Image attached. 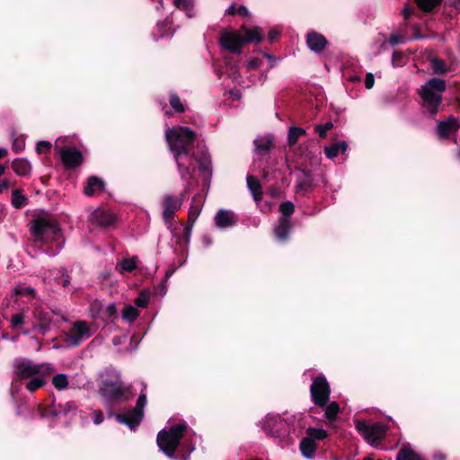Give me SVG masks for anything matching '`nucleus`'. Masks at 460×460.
<instances>
[{
	"instance_id": "13d9d810",
	"label": "nucleus",
	"mask_w": 460,
	"mask_h": 460,
	"mask_svg": "<svg viewBox=\"0 0 460 460\" xmlns=\"http://www.w3.org/2000/svg\"><path fill=\"white\" fill-rule=\"evenodd\" d=\"M390 42L392 44H397V43L400 42V39L397 36H392L391 39H390Z\"/></svg>"
},
{
	"instance_id": "a19ab883",
	"label": "nucleus",
	"mask_w": 460,
	"mask_h": 460,
	"mask_svg": "<svg viewBox=\"0 0 460 460\" xmlns=\"http://www.w3.org/2000/svg\"><path fill=\"white\" fill-rule=\"evenodd\" d=\"M170 105L176 112H183L184 105L181 103L180 97L176 93H172L169 100Z\"/></svg>"
},
{
	"instance_id": "6ab92c4d",
	"label": "nucleus",
	"mask_w": 460,
	"mask_h": 460,
	"mask_svg": "<svg viewBox=\"0 0 460 460\" xmlns=\"http://www.w3.org/2000/svg\"><path fill=\"white\" fill-rule=\"evenodd\" d=\"M460 127L458 119L449 117L447 119L440 121L438 125V133L441 137H447L451 132L457 131Z\"/></svg>"
},
{
	"instance_id": "f8f14e48",
	"label": "nucleus",
	"mask_w": 460,
	"mask_h": 460,
	"mask_svg": "<svg viewBox=\"0 0 460 460\" xmlns=\"http://www.w3.org/2000/svg\"><path fill=\"white\" fill-rule=\"evenodd\" d=\"M116 220L117 217L115 214L102 208L95 209L91 216V221L93 224L102 227L112 226Z\"/></svg>"
},
{
	"instance_id": "603ef678",
	"label": "nucleus",
	"mask_w": 460,
	"mask_h": 460,
	"mask_svg": "<svg viewBox=\"0 0 460 460\" xmlns=\"http://www.w3.org/2000/svg\"><path fill=\"white\" fill-rule=\"evenodd\" d=\"M375 78L371 73L367 74L365 78V86L367 89H371L374 85Z\"/></svg>"
},
{
	"instance_id": "864d4df0",
	"label": "nucleus",
	"mask_w": 460,
	"mask_h": 460,
	"mask_svg": "<svg viewBox=\"0 0 460 460\" xmlns=\"http://www.w3.org/2000/svg\"><path fill=\"white\" fill-rule=\"evenodd\" d=\"M103 421V414L102 411L95 410L93 411V422L97 425L101 424Z\"/></svg>"
},
{
	"instance_id": "a211bd4d",
	"label": "nucleus",
	"mask_w": 460,
	"mask_h": 460,
	"mask_svg": "<svg viewBox=\"0 0 460 460\" xmlns=\"http://www.w3.org/2000/svg\"><path fill=\"white\" fill-rule=\"evenodd\" d=\"M104 190V182L102 179L92 176L88 179L87 184L84 188V193L92 197L101 194Z\"/></svg>"
},
{
	"instance_id": "c85d7f7f",
	"label": "nucleus",
	"mask_w": 460,
	"mask_h": 460,
	"mask_svg": "<svg viewBox=\"0 0 460 460\" xmlns=\"http://www.w3.org/2000/svg\"><path fill=\"white\" fill-rule=\"evenodd\" d=\"M256 151L260 155H264L270 152L272 146V141L270 138L261 137L255 140Z\"/></svg>"
},
{
	"instance_id": "7ed1b4c3",
	"label": "nucleus",
	"mask_w": 460,
	"mask_h": 460,
	"mask_svg": "<svg viewBox=\"0 0 460 460\" xmlns=\"http://www.w3.org/2000/svg\"><path fill=\"white\" fill-rule=\"evenodd\" d=\"M29 231L34 242L47 243L58 241L61 233L56 220L49 217H37L29 224Z\"/></svg>"
},
{
	"instance_id": "6e6552de",
	"label": "nucleus",
	"mask_w": 460,
	"mask_h": 460,
	"mask_svg": "<svg viewBox=\"0 0 460 460\" xmlns=\"http://www.w3.org/2000/svg\"><path fill=\"white\" fill-rule=\"evenodd\" d=\"M310 394L315 405L324 407L329 401L331 389L326 378L319 376L313 380Z\"/></svg>"
},
{
	"instance_id": "6e6d98bb",
	"label": "nucleus",
	"mask_w": 460,
	"mask_h": 460,
	"mask_svg": "<svg viewBox=\"0 0 460 460\" xmlns=\"http://www.w3.org/2000/svg\"><path fill=\"white\" fill-rule=\"evenodd\" d=\"M107 312L109 313L110 316H112L116 314V305L115 304H110L107 306Z\"/></svg>"
},
{
	"instance_id": "338daca9",
	"label": "nucleus",
	"mask_w": 460,
	"mask_h": 460,
	"mask_svg": "<svg viewBox=\"0 0 460 460\" xmlns=\"http://www.w3.org/2000/svg\"><path fill=\"white\" fill-rule=\"evenodd\" d=\"M265 56L268 58H271V57L268 54H265Z\"/></svg>"
},
{
	"instance_id": "bf43d9fd",
	"label": "nucleus",
	"mask_w": 460,
	"mask_h": 460,
	"mask_svg": "<svg viewBox=\"0 0 460 460\" xmlns=\"http://www.w3.org/2000/svg\"><path fill=\"white\" fill-rule=\"evenodd\" d=\"M403 15H404L405 19H408L409 16L411 15V11L408 7H405L403 9Z\"/></svg>"
},
{
	"instance_id": "ea45409f",
	"label": "nucleus",
	"mask_w": 460,
	"mask_h": 460,
	"mask_svg": "<svg viewBox=\"0 0 460 460\" xmlns=\"http://www.w3.org/2000/svg\"><path fill=\"white\" fill-rule=\"evenodd\" d=\"M431 68L435 74H445L447 72V66L445 62L439 58H432L431 61Z\"/></svg>"
},
{
	"instance_id": "cd10ccee",
	"label": "nucleus",
	"mask_w": 460,
	"mask_h": 460,
	"mask_svg": "<svg viewBox=\"0 0 460 460\" xmlns=\"http://www.w3.org/2000/svg\"><path fill=\"white\" fill-rule=\"evenodd\" d=\"M202 205L199 200L193 199L189 209L188 223L194 224L201 212Z\"/></svg>"
},
{
	"instance_id": "c9c22d12",
	"label": "nucleus",
	"mask_w": 460,
	"mask_h": 460,
	"mask_svg": "<svg viewBox=\"0 0 460 460\" xmlns=\"http://www.w3.org/2000/svg\"><path fill=\"white\" fill-rule=\"evenodd\" d=\"M13 150L15 153L21 152L25 146V140L22 136H18L15 131L12 133Z\"/></svg>"
},
{
	"instance_id": "49530a36",
	"label": "nucleus",
	"mask_w": 460,
	"mask_h": 460,
	"mask_svg": "<svg viewBox=\"0 0 460 460\" xmlns=\"http://www.w3.org/2000/svg\"><path fill=\"white\" fill-rule=\"evenodd\" d=\"M332 128H333L332 122H326L325 124H323V125H316L314 127V129L316 132H318L319 136L322 138H324V137H326L327 131L332 129Z\"/></svg>"
},
{
	"instance_id": "4c0bfd02",
	"label": "nucleus",
	"mask_w": 460,
	"mask_h": 460,
	"mask_svg": "<svg viewBox=\"0 0 460 460\" xmlns=\"http://www.w3.org/2000/svg\"><path fill=\"white\" fill-rule=\"evenodd\" d=\"M419 8L424 12L431 11L441 0H415Z\"/></svg>"
},
{
	"instance_id": "4468645a",
	"label": "nucleus",
	"mask_w": 460,
	"mask_h": 460,
	"mask_svg": "<svg viewBox=\"0 0 460 460\" xmlns=\"http://www.w3.org/2000/svg\"><path fill=\"white\" fill-rule=\"evenodd\" d=\"M143 417L144 411H138L133 408L124 414L117 415L116 419L118 421L128 425L130 429H134L139 425Z\"/></svg>"
},
{
	"instance_id": "09e8293b",
	"label": "nucleus",
	"mask_w": 460,
	"mask_h": 460,
	"mask_svg": "<svg viewBox=\"0 0 460 460\" xmlns=\"http://www.w3.org/2000/svg\"><path fill=\"white\" fill-rule=\"evenodd\" d=\"M51 146L52 145L50 142L40 141L38 143L36 150L39 154L49 153L50 151Z\"/></svg>"
},
{
	"instance_id": "5701e85b",
	"label": "nucleus",
	"mask_w": 460,
	"mask_h": 460,
	"mask_svg": "<svg viewBox=\"0 0 460 460\" xmlns=\"http://www.w3.org/2000/svg\"><path fill=\"white\" fill-rule=\"evenodd\" d=\"M247 185H248L250 191L252 192V194L253 196V199L256 201L261 200L263 192H262L261 185L259 182V181L254 176L248 175L247 176Z\"/></svg>"
},
{
	"instance_id": "393cba45",
	"label": "nucleus",
	"mask_w": 460,
	"mask_h": 460,
	"mask_svg": "<svg viewBox=\"0 0 460 460\" xmlns=\"http://www.w3.org/2000/svg\"><path fill=\"white\" fill-rule=\"evenodd\" d=\"M316 447L315 442L308 437L305 438L300 443L301 452L306 458H311L314 456Z\"/></svg>"
},
{
	"instance_id": "b1692460",
	"label": "nucleus",
	"mask_w": 460,
	"mask_h": 460,
	"mask_svg": "<svg viewBox=\"0 0 460 460\" xmlns=\"http://www.w3.org/2000/svg\"><path fill=\"white\" fill-rule=\"evenodd\" d=\"M76 404L73 401H68L64 404H58L55 406L54 409L50 411V414L54 417L58 415H67L69 412L75 411Z\"/></svg>"
},
{
	"instance_id": "79ce46f5",
	"label": "nucleus",
	"mask_w": 460,
	"mask_h": 460,
	"mask_svg": "<svg viewBox=\"0 0 460 460\" xmlns=\"http://www.w3.org/2000/svg\"><path fill=\"white\" fill-rule=\"evenodd\" d=\"M149 297V292L147 290H143L139 294L138 297L136 298L135 305L138 307L145 308L148 305Z\"/></svg>"
},
{
	"instance_id": "bb28decb",
	"label": "nucleus",
	"mask_w": 460,
	"mask_h": 460,
	"mask_svg": "<svg viewBox=\"0 0 460 460\" xmlns=\"http://www.w3.org/2000/svg\"><path fill=\"white\" fill-rule=\"evenodd\" d=\"M11 203L15 208H22L28 204V199L20 190L12 191Z\"/></svg>"
},
{
	"instance_id": "e2e57ef3",
	"label": "nucleus",
	"mask_w": 460,
	"mask_h": 460,
	"mask_svg": "<svg viewBox=\"0 0 460 460\" xmlns=\"http://www.w3.org/2000/svg\"><path fill=\"white\" fill-rule=\"evenodd\" d=\"M69 283V279H68V276H66V279L63 281V286L66 287L67 286Z\"/></svg>"
},
{
	"instance_id": "69168bd1",
	"label": "nucleus",
	"mask_w": 460,
	"mask_h": 460,
	"mask_svg": "<svg viewBox=\"0 0 460 460\" xmlns=\"http://www.w3.org/2000/svg\"><path fill=\"white\" fill-rule=\"evenodd\" d=\"M165 114H166L167 116H171V115H172L169 111H165Z\"/></svg>"
},
{
	"instance_id": "2eb2a0df",
	"label": "nucleus",
	"mask_w": 460,
	"mask_h": 460,
	"mask_svg": "<svg viewBox=\"0 0 460 460\" xmlns=\"http://www.w3.org/2000/svg\"><path fill=\"white\" fill-rule=\"evenodd\" d=\"M182 205V199L172 195H168L164 198L163 206L164 211L163 216L165 219H170L178 211Z\"/></svg>"
},
{
	"instance_id": "20e7f679",
	"label": "nucleus",
	"mask_w": 460,
	"mask_h": 460,
	"mask_svg": "<svg viewBox=\"0 0 460 460\" xmlns=\"http://www.w3.org/2000/svg\"><path fill=\"white\" fill-rule=\"evenodd\" d=\"M446 91V82L443 79L432 78L421 85L419 94L422 106L435 116L439 111V105L443 100V93Z\"/></svg>"
},
{
	"instance_id": "8fccbe9b",
	"label": "nucleus",
	"mask_w": 460,
	"mask_h": 460,
	"mask_svg": "<svg viewBox=\"0 0 460 460\" xmlns=\"http://www.w3.org/2000/svg\"><path fill=\"white\" fill-rule=\"evenodd\" d=\"M261 64H262V61H261V58H252L247 62V68L249 70H253V69H256L259 66H261Z\"/></svg>"
},
{
	"instance_id": "7c9ffc66",
	"label": "nucleus",
	"mask_w": 460,
	"mask_h": 460,
	"mask_svg": "<svg viewBox=\"0 0 460 460\" xmlns=\"http://www.w3.org/2000/svg\"><path fill=\"white\" fill-rule=\"evenodd\" d=\"M305 135V130L298 127H291L288 131V144L294 146L298 138Z\"/></svg>"
},
{
	"instance_id": "f257e3e1",
	"label": "nucleus",
	"mask_w": 460,
	"mask_h": 460,
	"mask_svg": "<svg viewBox=\"0 0 460 460\" xmlns=\"http://www.w3.org/2000/svg\"><path fill=\"white\" fill-rule=\"evenodd\" d=\"M196 138V132L188 127H172L165 131V140L173 155L181 178L187 181L188 185L194 171L192 150Z\"/></svg>"
},
{
	"instance_id": "aec40b11",
	"label": "nucleus",
	"mask_w": 460,
	"mask_h": 460,
	"mask_svg": "<svg viewBox=\"0 0 460 460\" xmlns=\"http://www.w3.org/2000/svg\"><path fill=\"white\" fill-rule=\"evenodd\" d=\"M215 221L217 226L224 228L234 226L236 218L232 211L220 209L215 217Z\"/></svg>"
},
{
	"instance_id": "c03bdc74",
	"label": "nucleus",
	"mask_w": 460,
	"mask_h": 460,
	"mask_svg": "<svg viewBox=\"0 0 460 460\" xmlns=\"http://www.w3.org/2000/svg\"><path fill=\"white\" fill-rule=\"evenodd\" d=\"M174 5L187 12L188 16H191L190 12L192 10V3L190 0H174Z\"/></svg>"
},
{
	"instance_id": "423d86ee",
	"label": "nucleus",
	"mask_w": 460,
	"mask_h": 460,
	"mask_svg": "<svg viewBox=\"0 0 460 460\" xmlns=\"http://www.w3.org/2000/svg\"><path fill=\"white\" fill-rule=\"evenodd\" d=\"M356 428L361 436L372 446L376 447L385 437L388 427L382 423L367 424L365 421H358Z\"/></svg>"
},
{
	"instance_id": "ddd939ff",
	"label": "nucleus",
	"mask_w": 460,
	"mask_h": 460,
	"mask_svg": "<svg viewBox=\"0 0 460 460\" xmlns=\"http://www.w3.org/2000/svg\"><path fill=\"white\" fill-rule=\"evenodd\" d=\"M328 43L327 39L319 32L312 31L306 34V44L308 48L315 53L323 52Z\"/></svg>"
},
{
	"instance_id": "f3484780",
	"label": "nucleus",
	"mask_w": 460,
	"mask_h": 460,
	"mask_svg": "<svg viewBox=\"0 0 460 460\" xmlns=\"http://www.w3.org/2000/svg\"><path fill=\"white\" fill-rule=\"evenodd\" d=\"M239 30L242 32L244 44L252 42L259 43L263 39V31L259 27L250 29L243 25Z\"/></svg>"
},
{
	"instance_id": "680f3d73",
	"label": "nucleus",
	"mask_w": 460,
	"mask_h": 460,
	"mask_svg": "<svg viewBox=\"0 0 460 460\" xmlns=\"http://www.w3.org/2000/svg\"><path fill=\"white\" fill-rule=\"evenodd\" d=\"M208 168V162H204L201 164L200 165V169L201 170H207Z\"/></svg>"
},
{
	"instance_id": "e433bc0d",
	"label": "nucleus",
	"mask_w": 460,
	"mask_h": 460,
	"mask_svg": "<svg viewBox=\"0 0 460 460\" xmlns=\"http://www.w3.org/2000/svg\"><path fill=\"white\" fill-rule=\"evenodd\" d=\"M226 13L230 15L239 14L241 16H248L249 11L244 5L233 4L226 9Z\"/></svg>"
},
{
	"instance_id": "72a5a7b5",
	"label": "nucleus",
	"mask_w": 460,
	"mask_h": 460,
	"mask_svg": "<svg viewBox=\"0 0 460 460\" xmlns=\"http://www.w3.org/2000/svg\"><path fill=\"white\" fill-rule=\"evenodd\" d=\"M118 266L120 268V271L131 272L137 268V258H128L122 260Z\"/></svg>"
},
{
	"instance_id": "2f4dec72",
	"label": "nucleus",
	"mask_w": 460,
	"mask_h": 460,
	"mask_svg": "<svg viewBox=\"0 0 460 460\" xmlns=\"http://www.w3.org/2000/svg\"><path fill=\"white\" fill-rule=\"evenodd\" d=\"M52 384L58 390H64L68 386V377L65 374H58L53 376Z\"/></svg>"
},
{
	"instance_id": "f704fd0d",
	"label": "nucleus",
	"mask_w": 460,
	"mask_h": 460,
	"mask_svg": "<svg viewBox=\"0 0 460 460\" xmlns=\"http://www.w3.org/2000/svg\"><path fill=\"white\" fill-rule=\"evenodd\" d=\"M340 411V406L336 402H332L325 408V417L329 420H334Z\"/></svg>"
},
{
	"instance_id": "0e129e2a",
	"label": "nucleus",
	"mask_w": 460,
	"mask_h": 460,
	"mask_svg": "<svg viewBox=\"0 0 460 460\" xmlns=\"http://www.w3.org/2000/svg\"><path fill=\"white\" fill-rule=\"evenodd\" d=\"M275 37H276V34H275V33H271V34L270 35V41H273V40H274V39H275Z\"/></svg>"
},
{
	"instance_id": "37998d69",
	"label": "nucleus",
	"mask_w": 460,
	"mask_h": 460,
	"mask_svg": "<svg viewBox=\"0 0 460 460\" xmlns=\"http://www.w3.org/2000/svg\"><path fill=\"white\" fill-rule=\"evenodd\" d=\"M309 438L314 439H323L326 438L327 432L324 429H308L306 431Z\"/></svg>"
},
{
	"instance_id": "a878e982",
	"label": "nucleus",
	"mask_w": 460,
	"mask_h": 460,
	"mask_svg": "<svg viewBox=\"0 0 460 460\" xmlns=\"http://www.w3.org/2000/svg\"><path fill=\"white\" fill-rule=\"evenodd\" d=\"M347 150V144L344 141L332 144L330 146L324 148L326 156L330 159L336 157L339 153H344Z\"/></svg>"
},
{
	"instance_id": "39448f33",
	"label": "nucleus",
	"mask_w": 460,
	"mask_h": 460,
	"mask_svg": "<svg viewBox=\"0 0 460 460\" xmlns=\"http://www.w3.org/2000/svg\"><path fill=\"white\" fill-rule=\"evenodd\" d=\"M187 426L184 423L172 426L169 430L163 429L157 435V444L169 457H172Z\"/></svg>"
},
{
	"instance_id": "58836bf2",
	"label": "nucleus",
	"mask_w": 460,
	"mask_h": 460,
	"mask_svg": "<svg viewBox=\"0 0 460 460\" xmlns=\"http://www.w3.org/2000/svg\"><path fill=\"white\" fill-rule=\"evenodd\" d=\"M139 315V312L133 305H128L124 307L122 316L125 320L132 322Z\"/></svg>"
},
{
	"instance_id": "4d7b16f0",
	"label": "nucleus",
	"mask_w": 460,
	"mask_h": 460,
	"mask_svg": "<svg viewBox=\"0 0 460 460\" xmlns=\"http://www.w3.org/2000/svg\"><path fill=\"white\" fill-rule=\"evenodd\" d=\"M194 224L189 223L188 226L184 228L185 235L187 238L190 237L191 229Z\"/></svg>"
},
{
	"instance_id": "052dcab7",
	"label": "nucleus",
	"mask_w": 460,
	"mask_h": 460,
	"mask_svg": "<svg viewBox=\"0 0 460 460\" xmlns=\"http://www.w3.org/2000/svg\"><path fill=\"white\" fill-rule=\"evenodd\" d=\"M7 155V150L5 148L0 147V159L4 157Z\"/></svg>"
},
{
	"instance_id": "9b49d317",
	"label": "nucleus",
	"mask_w": 460,
	"mask_h": 460,
	"mask_svg": "<svg viewBox=\"0 0 460 460\" xmlns=\"http://www.w3.org/2000/svg\"><path fill=\"white\" fill-rule=\"evenodd\" d=\"M90 337V332L87 325L84 322H77L74 324L73 328L70 330L67 341L72 345L79 344L83 340H85Z\"/></svg>"
},
{
	"instance_id": "4be33fe9",
	"label": "nucleus",
	"mask_w": 460,
	"mask_h": 460,
	"mask_svg": "<svg viewBox=\"0 0 460 460\" xmlns=\"http://www.w3.org/2000/svg\"><path fill=\"white\" fill-rule=\"evenodd\" d=\"M313 188V178L305 171H302L296 178V191H307Z\"/></svg>"
},
{
	"instance_id": "412c9836",
	"label": "nucleus",
	"mask_w": 460,
	"mask_h": 460,
	"mask_svg": "<svg viewBox=\"0 0 460 460\" xmlns=\"http://www.w3.org/2000/svg\"><path fill=\"white\" fill-rule=\"evenodd\" d=\"M12 169L19 176H27L31 171V165L26 158H16L12 162Z\"/></svg>"
},
{
	"instance_id": "f03ea898",
	"label": "nucleus",
	"mask_w": 460,
	"mask_h": 460,
	"mask_svg": "<svg viewBox=\"0 0 460 460\" xmlns=\"http://www.w3.org/2000/svg\"><path fill=\"white\" fill-rule=\"evenodd\" d=\"M54 372L49 363H35L25 358H16L13 363V383L25 380V388L34 393L42 388Z\"/></svg>"
},
{
	"instance_id": "3c124183",
	"label": "nucleus",
	"mask_w": 460,
	"mask_h": 460,
	"mask_svg": "<svg viewBox=\"0 0 460 460\" xmlns=\"http://www.w3.org/2000/svg\"><path fill=\"white\" fill-rule=\"evenodd\" d=\"M146 404V395L145 394H141L137 401V404L134 409L138 411H144V408Z\"/></svg>"
},
{
	"instance_id": "1a4fd4ad",
	"label": "nucleus",
	"mask_w": 460,
	"mask_h": 460,
	"mask_svg": "<svg viewBox=\"0 0 460 460\" xmlns=\"http://www.w3.org/2000/svg\"><path fill=\"white\" fill-rule=\"evenodd\" d=\"M219 42L225 49L236 54L242 52L243 46L244 45L240 30L225 31L220 36Z\"/></svg>"
},
{
	"instance_id": "dca6fc26",
	"label": "nucleus",
	"mask_w": 460,
	"mask_h": 460,
	"mask_svg": "<svg viewBox=\"0 0 460 460\" xmlns=\"http://www.w3.org/2000/svg\"><path fill=\"white\" fill-rule=\"evenodd\" d=\"M33 315L35 318L34 327L42 332L48 331L51 323V313L41 308H36Z\"/></svg>"
},
{
	"instance_id": "473e14b6",
	"label": "nucleus",
	"mask_w": 460,
	"mask_h": 460,
	"mask_svg": "<svg viewBox=\"0 0 460 460\" xmlns=\"http://www.w3.org/2000/svg\"><path fill=\"white\" fill-rule=\"evenodd\" d=\"M276 430H271L272 435L279 438H285L288 434V424L283 420H278L275 422Z\"/></svg>"
},
{
	"instance_id": "9d476101",
	"label": "nucleus",
	"mask_w": 460,
	"mask_h": 460,
	"mask_svg": "<svg viewBox=\"0 0 460 460\" xmlns=\"http://www.w3.org/2000/svg\"><path fill=\"white\" fill-rule=\"evenodd\" d=\"M102 395L111 402L128 401L130 397L127 394V389L121 385L105 383L102 388Z\"/></svg>"
},
{
	"instance_id": "0eeeda50",
	"label": "nucleus",
	"mask_w": 460,
	"mask_h": 460,
	"mask_svg": "<svg viewBox=\"0 0 460 460\" xmlns=\"http://www.w3.org/2000/svg\"><path fill=\"white\" fill-rule=\"evenodd\" d=\"M63 142L62 138L57 139L55 143V150L58 154L64 166L66 169H75L79 167L84 161L82 153L75 147L60 146V144Z\"/></svg>"
},
{
	"instance_id": "a18cd8bd",
	"label": "nucleus",
	"mask_w": 460,
	"mask_h": 460,
	"mask_svg": "<svg viewBox=\"0 0 460 460\" xmlns=\"http://www.w3.org/2000/svg\"><path fill=\"white\" fill-rule=\"evenodd\" d=\"M294 204L290 201L284 202L279 206V211L284 217H289L294 213Z\"/></svg>"
},
{
	"instance_id": "de8ad7c7",
	"label": "nucleus",
	"mask_w": 460,
	"mask_h": 460,
	"mask_svg": "<svg viewBox=\"0 0 460 460\" xmlns=\"http://www.w3.org/2000/svg\"><path fill=\"white\" fill-rule=\"evenodd\" d=\"M24 323V317L22 314H17L13 315L11 320L12 328L17 329Z\"/></svg>"
},
{
	"instance_id": "5fc2aeb1",
	"label": "nucleus",
	"mask_w": 460,
	"mask_h": 460,
	"mask_svg": "<svg viewBox=\"0 0 460 460\" xmlns=\"http://www.w3.org/2000/svg\"><path fill=\"white\" fill-rule=\"evenodd\" d=\"M11 186V182L7 180H4L0 182V193L7 190Z\"/></svg>"
},
{
	"instance_id": "c756f323",
	"label": "nucleus",
	"mask_w": 460,
	"mask_h": 460,
	"mask_svg": "<svg viewBox=\"0 0 460 460\" xmlns=\"http://www.w3.org/2000/svg\"><path fill=\"white\" fill-rule=\"evenodd\" d=\"M289 231V223L288 220L283 218L279 221V226L275 229V234L277 237L280 240H284L288 237Z\"/></svg>"
}]
</instances>
